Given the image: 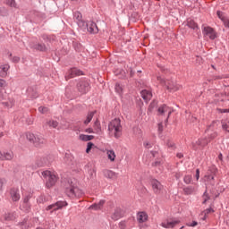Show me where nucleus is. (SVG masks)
Masks as SVG:
<instances>
[{
	"label": "nucleus",
	"instance_id": "obj_1",
	"mask_svg": "<svg viewBox=\"0 0 229 229\" xmlns=\"http://www.w3.org/2000/svg\"><path fill=\"white\" fill-rule=\"evenodd\" d=\"M108 131L111 137H115V139H119L123 131V126H121V120L115 118L111 121L108 125Z\"/></svg>",
	"mask_w": 229,
	"mask_h": 229
},
{
	"label": "nucleus",
	"instance_id": "obj_2",
	"mask_svg": "<svg viewBox=\"0 0 229 229\" xmlns=\"http://www.w3.org/2000/svg\"><path fill=\"white\" fill-rule=\"evenodd\" d=\"M41 174L47 179V189H51V187H55V185H56V182H58V175H56L55 172L46 170L43 171Z\"/></svg>",
	"mask_w": 229,
	"mask_h": 229
},
{
	"label": "nucleus",
	"instance_id": "obj_3",
	"mask_svg": "<svg viewBox=\"0 0 229 229\" xmlns=\"http://www.w3.org/2000/svg\"><path fill=\"white\" fill-rule=\"evenodd\" d=\"M157 81L166 87L167 90H170V92H176V90L180 89V87L176 85V82L174 81H165L162 77H157Z\"/></svg>",
	"mask_w": 229,
	"mask_h": 229
},
{
	"label": "nucleus",
	"instance_id": "obj_4",
	"mask_svg": "<svg viewBox=\"0 0 229 229\" xmlns=\"http://www.w3.org/2000/svg\"><path fill=\"white\" fill-rule=\"evenodd\" d=\"M202 35L204 38H209L210 40H215L217 38V32L212 29V27H202Z\"/></svg>",
	"mask_w": 229,
	"mask_h": 229
},
{
	"label": "nucleus",
	"instance_id": "obj_5",
	"mask_svg": "<svg viewBox=\"0 0 229 229\" xmlns=\"http://www.w3.org/2000/svg\"><path fill=\"white\" fill-rule=\"evenodd\" d=\"M66 194L69 198H81L83 196V191L78 187L72 186L66 190Z\"/></svg>",
	"mask_w": 229,
	"mask_h": 229
},
{
	"label": "nucleus",
	"instance_id": "obj_6",
	"mask_svg": "<svg viewBox=\"0 0 229 229\" xmlns=\"http://www.w3.org/2000/svg\"><path fill=\"white\" fill-rule=\"evenodd\" d=\"M77 90L81 94H87V92L90 90V84L89 83V81H79L77 83Z\"/></svg>",
	"mask_w": 229,
	"mask_h": 229
},
{
	"label": "nucleus",
	"instance_id": "obj_7",
	"mask_svg": "<svg viewBox=\"0 0 229 229\" xmlns=\"http://www.w3.org/2000/svg\"><path fill=\"white\" fill-rule=\"evenodd\" d=\"M148 213L141 211L139 212L137 214V221L140 224L139 225V228L142 229V228H148L147 225H144V223H146V221H148Z\"/></svg>",
	"mask_w": 229,
	"mask_h": 229
},
{
	"label": "nucleus",
	"instance_id": "obj_8",
	"mask_svg": "<svg viewBox=\"0 0 229 229\" xmlns=\"http://www.w3.org/2000/svg\"><path fill=\"white\" fill-rule=\"evenodd\" d=\"M180 220L169 218L161 223L163 228H174L176 225H179Z\"/></svg>",
	"mask_w": 229,
	"mask_h": 229
},
{
	"label": "nucleus",
	"instance_id": "obj_9",
	"mask_svg": "<svg viewBox=\"0 0 229 229\" xmlns=\"http://www.w3.org/2000/svg\"><path fill=\"white\" fill-rule=\"evenodd\" d=\"M157 114L158 115H165L167 114V119H169L171 114H173V109L166 105H163L157 109Z\"/></svg>",
	"mask_w": 229,
	"mask_h": 229
},
{
	"label": "nucleus",
	"instance_id": "obj_10",
	"mask_svg": "<svg viewBox=\"0 0 229 229\" xmlns=\"http://www.w3.org/2000/svg\"><path fill=\"white\" fill-rule=\"evenodd\" d=\"M151 186L155 194H160V192H162V191L164 190V186L162 185V183L155 179L151 181Z\"/></svg>",
	"mask_w": 229,
	"mask_h": 229
},
{
	"label": "nucleus",
	"instance_id": "obj_11",
	"mask_svg": "<svg viewBox=\"0 0 229 229\" xmlns=\"http://www.w3.org/2000/svg\"><path fill=\"white\" fill-rule=\"evenodd\" d=\"M64 207H67V202L65 201H57L55 204L49 205L46 210H60V208H64Z\"/></svg>",
	"mask_w": 229,
	"mask_h": 229
},
{
	"label": "nucleus",
	"instance_id": "obj_12",
	"mask_svg": "<svg viewBox=\"0 0 229 229\" xmlns=\"http://www.w3.org/2000/svg\"><path fill=\"white\" fill-rule=\"evenodd\" d=\"M104 176L107 178V180H117L119 174L112 170H104Z\"/></svg>",
	"mask_w": 229,
	"mask_h": 229
},
{
	"label": "nucleus",
	"instance_id": "obj_13",
	"mask_svg": "<svg viewBox=\"0 0 229 229\" xmlns=\"http://www.w3.org/2000/svg\"><path fill=\"white\" fill-rule=\"evenodd\" d=\"M13 151L3 152L0 150V160H13Z\"/></svg>",
	"mask_w": 229,
	"mask_h": 229
},
{
	"label": "nucleus",
	"instance_id": "obj_14",
	"mask_svg": "<svg viewBox=\"0 0 229 229\" xmlns=\"http://www.w3.org/2000/svg\"><path fill=\"white\" fill-rule=\"evenodd\" d=\"M105 152L106 154V157L109 162H115V158H117V155H115V151H114V149L106 148Z\"/></svg>",
	"mask_w": 229,
	"mask_h": 229
},
{
	"label": "nucleus",
	"instance_id": "obj_15",
	"mask_svg": "<svg viewBox=\"0 0 229 229\" xmlns=\"http://www.w3.org/2000/svg\"><path fill=\"white\" fill-rule=\"evenodd\" d=\"M88 31L89 33H98L99 31V29H98V25L94 21H89L87 24Z\"/></svg>",
	"mask_w": 229,
	"mask_h": 229
},
{
	"label": "nucleus",
	"instance_id": "obj_16",
	"mask_svg": "<svg viewBox=\"0 0 229 229\" xmlns=\"http://www.w3.org/2000/svg\"><path fill=\"white\" fill-rule=\"evenodd\" d=\"M8 71H10V65L9 64L0 65V76H1V78H6V76H8Z\"/></svg>",
	"mask_w": 229,
	"mask_h": 229
},
{
	"label": "nucleus",
	"instance_id": "obj_17",
	"mask_svg": "<svg viewBox=\"0 0 229 229\" xmlns=\"http://www.w3.org/2000/svg\"><path fill=\"white\" fill-rule=\"evenodd\" d=\"M82 74L78 68H72L68 72V78H74V76H81Z\"/></svg>",
	"mask_w": 229,
	"mask_h": 229
},
{
	"label": "nucleus",
	"instance_id": "obj_18",
	"mask_svg": "<svg viewBox=\"0 0 229 229\" xmlns=\"http://www.w3.org/2000/svg\"><path fill=\"white\" fill-rule=\"evenodd\" d=\"M10 194L13 201H19V199H21V194H19V190L12 189Z\"/></svg>",
	"mask_w": 229,
	"mask_h": 229
},
{
	"label": "nucleus",
	"instance_id": "obj_19",
	"mask_svg": "<svg viewBox=\"0 0 229 229\" xmlns=\"http://www.w3.org/2000/svg\"><path fill=\"white\" fill-rule=\"evenodd\" d=\"M141 98L144 99V101H149V99H151V98H153V94L151 93V91L148 90V89H144L140 92Z\"/></svg>",
	"mask_w": 229,
	"mask_h": 229
},
{
	"label": "nucleus",
	"instance_id": "obj_20",
	"mask_svg": "<svg viewBox=\"0 0 229 229\" xmlns=\"http://www.w3.org/2000/svg\"><path fill=\"white\" fill-rule=\"evenodd\" d=\"M45 143H46V140L44 139V137H42L41 135L35 136L33 144H35L36 146H40V144H45Z\"/></svg>",
	"mask_w": 229,
	"mask_h": 229
},
{
	"label": "nucleus",
	"instance_id": "obj_21",
	"mask_svg": "<svg viewBox=\"0 0 229 229\" xmlns=\"http://www.w3.org/2000/svg\"><path fill=\"white\" fill-rule=\"evenodd\" d=\"M47 164H49V161L47 160V157H40L36 162V165L38 167H44V165H47Z\"/></svg>",
	"mask_w": 229,
	"mask_h": 229
},
{
	"label": "nucleus",
	"instance_id": "obj_22",
	"mask_svg": "<svg viewBox=\"0 0 229 229\" xmlns=\"http://www.w3.org/2000/svg\"><path fill=\"white\" fill-rule=\"evenodd\" d=\"M32 49H36L37 51H47V47L46 45L42 43H35L31 46Z\"/></svg>",
	"mask_w": 229,
	"mask_h": 229
},
{
	"label": "nucleus",
	"instance_id": "obj_23",
	"mask_svg": "<svg viewBox=\"0 0 229 229\" xmlns=\"http://www.w3.org/2000/svg\"><path fill=\"white\" fill-rule=\"evenodd\" d=\"M93 128H94V131L95 133H97L98 135H100L101 134V123H99V121L97 120L95 123H94V125H93Z\"/></svg>",
	"mask_w": 229,
	"mask_h": 229
},
{
	"label": "nucleus",
	"instance_id": "obj_24",
	"mask_svg": "<svg viewBox=\"0 0 229 229\" xmlns=\"http://www.w3.org/2000/svg\"><path fill=\"white\" fill-rule=\"evenodd\" d=\"M6 56L10 59V60H12V62H13L14 64H19V62H21V57H19V56H13V58H12V52H10V51H6Z\"/></svg>",
	"mask_w": 229,
	"mask_h": 229
},
{
	"label": "nucleus",
	"instance_id": "obj_25",
	"mask_svg": "<svg viewBox=\"0 0 229 229\" xmlns=\"http://www.w3.org/2000/svg\"><path fill=\"white\" fill-rule=\"evenodd\" d=\"M80 140H83L84 142H89V140H92L94 139V135H86L81 134L79 136Z\"/></svg>",
	"mask_w": 229,
	"mask_h": 229
},
{
	"label": "nucleus",
	"instance_id": "obj_26",
	"mask_svg": "<svg viewBox=\"0 0 229 229\" xmlns=\"http://www.w3.org/2000/svg\"><path fill=\"white\" fill-rule=\"evenodd\" d=\"M122 216H123V213L121 211V208H116L114 210V213L112 216V218L114 220H117V219L121 218Z\"/></svg>",
	"mask_w": 229,
	"mask_h": 229
},
{
	"label": "nucleus",
	"instance_id": "obj_27",
	"mask_svg": "<svg viewBox=\"0 0 229 229\" xmlns=\"http://www.w3.org/2000/svg\"><path fill=\"white\" fill-rule=\"evenodd\" d=\"M47 124L49 126V128H58V122L55 120L47 121Z\"/></svg>",
	"mask_w": 229,
	"mask_h": 229
},
{
	"label": "nucleus",
	"instance_id": "obj_28",
	"mask_svg": "<svg viewBox=\"0 0 229 229\" xmlns=\"http://www.w3.org/2000/svg\"><path fill=\"white\" fill-rule=\"evenodd\" d=\"M187 26L191 30H198V24L194 22L192 20H188Z\"/></svg>",
	"mask_w": 229,
	"mask_h": 229
},
{
	"label": "nucleus",
	"instance_id": "obj_29",
	"mask_svg": "<svg viewBox=\"0 0 229 229\" xmlns=\"http://www.w3.org/2000/svg\"><path fill=\"white\" fill-rule=\"evenodd\" d=\"M35 137L36 135L31 132H27L26 134L27 140H30V142H32V144L35 141Z\"/></svg>",
	"mask_w": 229,
	"mask_h": 229
},
{
	"label": "nucleus",
	"instance_id": "obj_30",
	"mask_svg": "<svg viewBox=\"0 0 229 229\" xmlns=\"http://www.w3.org/2000/svg\"><path fill=\"white\" fill-rule=\"evenodd\" d=\"M6 4L11 8H17V3L15 2V0H7Z\"/></svg>",
	"mask_w": 229,
	"mask_h": 229
},
{
	"label": "nucleus",
	"instance_id": "obj_31",
	"mask_svg": "<svg viewBox=\"0 0 229 229\" xmlns=\"http://www.w3.org/2000/svg\"><path fill=\"white\" fill-rule=\"evenodd\" d=\"M213 212H214V209L212 208H209L204 210L202 212V216H204V219H207V216H208V214H213Z\"/></svg>",
	"mask_w": 229,
	"mask_h": 229
},
{
	"label": "nucleus",
	"instance_id": "obj_32",
	"mask_svg": "<svg viewBox=\"0 0 229 229\" xmlns=\"http://www.w3.org/2000/svg\"><path fill=\"white\" fill-rule=\"evenodd\" d=\"M222 129L225 131H229V121H222Z\"/></svg>",
	"mask_w": 229,
	"mask_h": 229
},
{
	"label": "nucleus",
	"instance_id": "obj_33",
	"mask_svg": "<svg viewBox=\"0 0 229 229\" xmlns=\"http://www.w3.org/2000/svg\"><path fill=\"white\" fill-rule=\"evenodd\" d=\"M93 117H94V113L93 112L89 113L86 120L84 121V124H89V123H90V121H92Z\"/></svg>",
	"mask_w": 229,
	"mask_h": 229
},
{
	"label": "nucleus",
	"instance_id": "obj_34",
	"mask_svg": "<svg viewBox=\"0 0 229 229\" xmlns=\"http://www.w3.org/2000/svg\"><path fill=\"white\" fill-rule=\"evenodd\" d=\"M0 15L1 17L8 16V10L4 7H0Z\"/></svg>",
	"mask_w": 229,
	"mask_h": 229
},
{
	"label": "nucleus",
	"instance_id": "obj_35",
	"mask_svg": "<svg viewBox=\"0 0 229 229\" xmlns=\"http://www.w3.org/2000/svg\"><path fill=\"white\" fill-rule=\"evenodd\" d=\"M216 15H217L218 19H221V21H222L223 22H225V19H226V17H225V13H223V12H221V11H217V12H216Z\"/></svg>",
	"mask_w": 229,
	"mask_h": 229
},
{
	"label": "nucleus",
	"instance_id": "obj_36",
	"mask_svg": "<svg viewBox=\"0 0 229 229\" xmlns=\"http://www.w3.org/2000/svg\"><path fill=\"white\" fill-rule=\"evenodd\" d=\"M114 90L117 92V94H123V86H121L119 83H116Z\"/></svg>",
	"mask_w": 229,
	"mask_h": 229
},
{
	"label": "nucleus",
	"instance_id": "obj_37",
	"mask_svg": "<svg viewBox=\"0 0 229 229\" xmlns=\"http://www.w3.org/2000/svg\"><path fill=\"white\" fill-rule=\"evenodd\" d=\"M38 112L40 114H48L49 113V108H47L46 106H39L38 107Z\"/></svg>",
	"mask_w": 229,
	"mask_h": 229
},
{
	"label": "nucleus",
	"instance_id": "obj_38",
	"mask_svg": "<svg viewBox=\"0 0 229 229\" xmlns=\"http://www.w3.org/2000/svg\"><path fill=\"white\" fill-rule=\"evenodd\" d=\"M21 208V210H24V212H29L30 208V203L22 204Z\"/></svg>",
	"mask_w": 229,
	"mask_h": 229
},
{
	"label": "nucleus",
	"instance_id": "obj_39",
	"mask_svg": "<svg viewBox=\"0 0 229 229\" xmlns=\"http://www.w3.org/2000/svg\"><path fill=\"white\" fill-rule=\"evenodd\" d=\"M74 19H76L77 22H81V13L76 12L74 13Z\"/></svg>",
	"mask_w": 229,
	"mask_h": 229
},
{
	"label": "nucleus",
	"instance_id": "obj_40",
	"mask_svg": "<svg viewBox=\"0 0 229 229\" xmlns=\"http://www.w3.org/2000/svg\"><path fill=\"white\" fill-rule=\"evenodd\" d=\"M197 146H207L208 144V141H205L203 140H198L196 141Z\"/></svg>",
	"mask_w": 229,
	"mask_h": 229
},
{
	"label": "nucleus",
	"instance_id": "obj_41",
	"mask_svg": "<svg viewBox=\"0 0 229 229\" xmlns=\"http://www.w3.org/2000/svg\"><path fill=\"white\" fill-rule=\"evenodd\" d=\"M185 194H192V192H194V189H192L191 187H187L183 189Z\"/></svg>",
	"mask_w": 229,
	"mask_h": 229
},
{
	"label": "nucleus",
	"instance_id": "obj_42",
	"mask_svg": "<svg viewBox=\"0 0 229 229\" xmlns=\"http://www.w3.org/2000/svg\"><path fill=\"white\" fill-rule=\"evenodd\" d=\"M92 148H94V144L92 142H89L87 145L86 153H90V149H92Z\"/></svg>",
	"mask_w": 229,
	"mask_h": 229
},
{
	"label": "nucleus",
	"instance_id": "obj_43",
	"mask_svg": "<svg viewBox=\"0 0 229 229\" xmlns=\"http://www.w3.org/2000/svg\"><path fill=\"white\" fill-rule=\"evenodd\" d=\"M184 182H185L187 184L191 183V182H192V177H191V175H186V176L184 177Z\"/></svg>",
	"mask_w": 229,
	"mask_h": 229
},
{
	"label": "nucleus",
	"instance_id": "obj_44",
	"mask_svg": "<svg viewBox=\"0 0 229 229\" xmlns=\"http://www.w3.org/2000/svg\"><path fill=\"white\" fill-rule=\"evenodd\" d=\"M91 210H100L99 206L98 203H95L89 207Z\"/></svg>",
	"mask_w": 229,
	"mask_h": 229
},
{
	"label": "nucleus",
	"instance_id": "obj_45",
	"mask_svg": "<svg viewBox=\"0 0 229 229\" xmlns=\"http://www.w3.org/2000/svg\"><path fill=\"white\" fill-rule=\"evenodd\" d=\"M144 148H147V149H149V148H152V144L149 141H144L143 143Z\"/></svg>",
	"mask_w": 229,
	"mask_h": 229
},
{
	"label": "nucleus",
	"instance_id": "obj_46",
	"mask_svg": "<svg viewBox=\"0 0 229 229\" xmlns=\"http://www.w3.org/2000/svg\"><path fill=\"white\" fill-rule=\"evenodd\" d=\"M6 87V81L0 79V89H4Z\"/></svg>",
	"mask_w": 229,
	"mask_h": 229
},
{
	"label": "nucleus",
	"instance_id": "obj_47",
	"mask_svg": "<svg viewBox=\"0 0 229 229\" xmlns=\"http://www.w3.org/2000/svg\"><path fill=\"white\" fill-rule=\"evenodd\" d=\"M46 197L45 196H40L38 199V203H46Z\"/></svg>",
	"mask_w": 229,
	"mask_h": 229
},
{
	"label": "nucleus",
	"instance_id": "obj_48",
	"mask_svg": "<svg viewBox=\"0 0 229 229\" xmlns=\"http://www.w3.org/2000/svg\"><path fill=\"white\" fill-rule=\"evenodd\" d=\"M4 183H6V180L0 179V192H1V191H3V187H4Z\"/></svg>",
	"mask_w": 229,
	"mask_h": 229
},
{
	"label": "nucleus",
	"instance_id": "obj_49",
	"mask_svg": "<svg viewBox=\"0 0 229 229\" xmlns=\"http://www.w3.org/2000/svg\"><path fill=\"white\" fill-rule=\"evenodd\" d=\"M119 226L121 229H126V226H127L126 222L124 221L120 222Z\"/></svg>",
	"mask_w": 229,
	"mask_h": 229
},
{
	"label": "nucleus",
	"instance_id": "obj_50",
	"mask_svg": "<svg viewBox=\"0 0 229 229\" xmlns=\"http://www.w3.org/2000/svg\"><path fill=\"white\" fill-rule=\"evenodd\" d=\"M85 132H86V133H96L95 131H94V129H92V128H88V129H86V130H85Z\"/></svg>",
	"mask_w": 229,
	"mask_h": 229
},
{
	"label": "nucleus",
	"instance_id": "obj_51",
	"mask_svg": "<svg viewBox=\"0 0 229 229\" xmlns=\"http://www.w3.org/2000/svg\"><path fill=\"white\" fill-rule=\"evenodd\" d=\"M225 28H229V18H225V21H223Z\"/></svg>",
	"mask_w": 229,
	"mask_h": 229
},
{
	"label": "nucleus",
	"instance_id": "obj_52",
	"mask_svg": "<svg viewBox=\"0 0 229 229\" xmlns=\"http://www.w3.org/2000/svg\"><path fill=\"white\" fill-rule=\"evenodd\" d=\"M187 226H191V227L198 226V222L193 221V222L191 223V224H187Z\"/></svg>",
	"mask_w": 229,
	"mask_h": 229
},
{
	"label": "nucleus",
	"instance_id": "obj_53",
	"mask_svg": "<svg viewBox=\"0 0 229 229\" xmlns=\"http://www.w3.org/2000/svg\"><path fill=\"white\" fill-rule=\"evenodd\" d=\"M166 146H168V148H174V143L171 140H168L167 143H166Z\"/></svg>",
	"mask_w": 229,
	"mask_h": 229
},
{
	"label": "nucleus",
	"instance_id": "obj_54",
	"mask_svg": "<svg viewBox=\"0 0 229 229\" xmlns=\"http://www.w3.org/2000/svg\"><path fill=\"white\" fill-rule=\"evenodd\" d=\"M99 208H103V205H105V200H100L98 203Z\"/></svg>",
	"mask_w": 229,
	"mask_h": 229
},
{
	"label": "nucleus",
	"instance_id": "obj_55",
	"mask_svg": "<svg viewBox=\"0 0 229 229\" xmlns=\"http://www.w3.org/2000/svg\"><path fill=\"white\" fill-rule=\"evenodd\" d=\"M203 199H204L203 203H207V201H208V195H207V193L203 195Z\"/></svg>",
	"mask_w": 229,
	"mask_h": 229
},
{
	"label": "nucleus",
	"instance_id": "obj_56",
	"mask_svg": "<svg viewBox=\"0 0 229 229\" xmlns=\"http://www.w3.org/2000/svg\"><path fill=\"white\" fill-rule=\"evenodd\" d=\"M195 178H196V180H199V169L196 170Z\"/></svg>",
	"mask_w": 229,
	"mask_h": 229
},
{
	"label": "nucleus",
	"instance_id": "obj_57",
	"mask_svg": "<svg viewBox=\"0 0 229 229\" xmlns=\"http://www.w3.org/2000/svg\"><path fill=\"white\" fill-rule=\"evenodd\" d=\"M29 201H30V197H25V198L23 199V203H22V204L29 203Z\"/></svg>",
	"mask_w": 229,
	"mask_h": 229
},
{
	"label": "nucleus",
	"instance_id": "obj_58",
	"mask_svg": "<svg viewBox=\"0 0 229 229\" xmlns=\"http://www.w3.org/2000/svg\"><path fill=\"white\" fill-rule=\"evenodd\" d=\"M177 157H178V158H183V154L179 153V154H177Z\"/></svg>",
	"mask_w": 229,
	"mask_h": 229
},
{
	"label": "nucleus",
	"instance_id": "obj_59",
	"mask_svg": "<svg viewBox=\"0 0 229 229\" xmlns=\"http://www.w3.org/2000/svg\"><path fill=\"white\" fill-rule=\"evenodd\" d=\"M216 123H217V121H213L212 123L210 124L209 128H212V126H214Z\"/></svg>",
	"mask_w": 229,
	"mask_h": 229
},
{
	"label": "nucleus",
	"instance_id": "obj_60",
	"mask_svg": "<svg viewBox=\"0 0 229 229\" xmlns=\"http://www.w3.org/2000/svg\"><path fill=\"white\" fill-rule=\"evenodd\" d=\"M158 130H159V131H162V123H159V125H158Z\"/></svg>",
	"mask_w": 229,
	"mask_h": 229
},
{
	"label": "nucleus",
	"instance_id": "obj_61",
	"mask_svg": "<svg viewBox=\"0 0 229 229\" xmlns=\"http://www.w3.org/2000/svg\"><path fill=\"white\" fill-rule=\"evenodd\" d=\"M7 106H10V107L13 106V102H11L10 104H7Z\"/></svg>",
	"mask_w": 229,
	"mask_h": 229
},
{
	"label": "nucleus",
	"instance_id": "obj_62",
	"mask_svg": "<svg viewBox=\"0 0 229 229\" xmlns=\"http://www.w3.org/2000/svg\"><path fill=\"white\" fill-rule=\"evenodd\" d=\"M206 178H208V180H214V176H207Z\"/></svg>",
	"mask_w": 229,
	"mask_h": 229
},
{
	"label": "nucleus",
	"instance_id": "obj_63",
	"mask_svg": "<svg viewBox=\"0 0 229 229\" xmlns=\"http://www.w3.org/2000/svg\"><path fill=\"white\" fill-rule=\"evenodd\" d=\"M216 137H217V133L215 132L212 136V139H216Z\"/></svg>",
	"mask_w": 229,
	"mask_h": 229
},
{
	"label": "nucleus",
	"instance_id": "obj_64",
	"mask_svg": "<svg viewBox=\"0 0 229 229\" xmlns=\"http://www.w3.org/2000/svg\"><path fill=\"white\" fill-rule=\"evenodd\" d=\"M221 112H223L224 114H225V112H228V109H224Z\"/></svg>",
	"mask_w": 229,
	"mask_h": 229
}]
</instances>
